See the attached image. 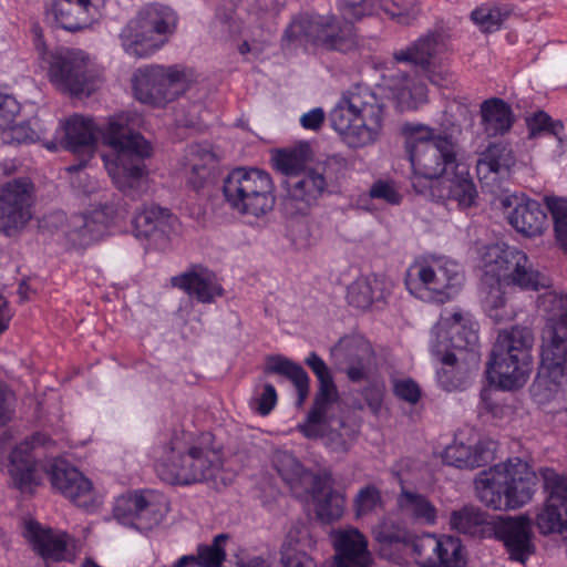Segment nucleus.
<instances>
[{
    "instance_id": "1",
    "label": "nucleus",
    "mask_w": 567,
    "mask_h": 567,
    "mask_svg": "<svg viewBox=\"0 0 567 567\" xmlns=\"http://www.w3.org/2000/svg\"><path fill=\"white\" fill-rule=\"evenodd\" d=\"M138 123L140 117L132 112L113 114L101 125L81 114L61 122L64 147L85 156L79 165L68 167L69 173L79 174L78 181L72 182L74 187L83 194H91L97 188L96 181L83 176L81 171L95 153L99 134L103 145L111 148L110 153L102 155V159L115 187L125 194L140 189L147 177L144 159L152 155L153 147L143 135L132 130Z\"/></svg>"
},
{
    "instance_id": "2",
    "label": "nucleus",
    "mask_w": 567,
    "mask_h": 567,
    "mask_svg": "<svg viewBox=\"0 0 567 567\" xmlns=\"http://www.w3.org/2000/svg\"><path fill=\"white\" fill-rule=\"evenodd\" d=\"M546 317L540 364L530 393L540 408L564 406L567 386V295L547 291L538 298Z\"/></svg>"
},
{
    "instance_id": "3",
    "label": "nucleus",
    "mask_w": 567,
    "mask_h": 567,
    "mask_svg": "<svg viewBox=\"0 0 567 567\" xmlns=\"http://www.w3.org/2000/svg\"><path fill=\"white\" fill-rule=\"evenodd\" d=\"M153 460L158 477L172 485L216 481L223 468L221 453L213 444L210 433H175L167 443L154 449Z\"/></svg>"
},
{
    "instance_id": "4",
    "label": "nucleus",
    "mask_w": 567,
    "mask_h": 567,
    "mask_svg": "<svg viewBox=\"0 0 567 567\" xmlns=\"http://www.w3.org/2000/svg\"><path fill=\"white\" fill-rule=\"evenodd\" d=\"M344 20L333 14H298L285 31L284 43L299 42L326 51L347 53L358 47L353 21L378 12L374 0L344 2L340 7Z\"/></svg>"
},
{
    "instance_id": "5",
    "label": "nucleus",
    "mask_w": 567,
    "mask_h": 567,
    "mask_svg": "<svg viewBox=\"0 0 567 567\" xmlns=\"http://www.w3.org/2000/svg\"><path fill=\"white\" fill-rule=\"evenodd\" d=\"M330 122L351 148H364L379 142L384 133L386 111L383 99L367 86L347 91L330 113Z\"/></svg>"
},
{
    "instance_id": "6",
    "label": "nucleus",
    "mask_w": 567,
    "mask_h": 567,
    "mask_svg": "<svg viewBox=\"0 0 567 567\" xmlns=\"http://www.w3.org/2000/svg\"><path fill=\"white\" fill-rule=\"evenodd\" d=\"M373 536L388 559L398 560L394 551L411 547L420 567H465L463 546L456 537L424 533L409 544L405 530L388 522L377 525Z\"/></svg>"
},
{
    "instance_id": "7",
    "label": "nucleus",
    "mask_w": 567,
    "mask_h": 567,
    "mask_svg": "<svg viewBox=\"0 0 567 567\" xmlns=\"http://www.w3.org/2000/svg\"><path fill=\"white\" fill-rule=\"evenodd\" d=\"M537 477L519 457L508 458L478 473L474 481L477 498L496 511L517 509L533 498Z\"/></svg>"
},
{
    "instance_id": "8",
    "label": "nucleus",
    "mask_w": 567,
    "mask_h": 567,
    "mask_svg": "<svg viewBox=\"0 0 567 567\" xmlns=\"http://www.w3.org/2000/svg\"><path fill=\"white\" fill-rule=\"evenodd\" d=\"M534 334L515 326L498 333L486 368L489 384L503 391L522 389L533 371Z\"/></svg>"
},
{
    "instance_id": "9",
    "label": "nucleus",
    "mask_w": 567,
    "mask_h": 567,
    "mask_svg": "<svg viewBox=\"0 0 567 567\" xmlns=\"http://www.w3.org/2000/svg\"><path fill=\"white\" fill-rule=\"evenodd\" d=\"M405 148L413 171L412 185L416 192V181H439L458 162L457 146L447 136L436 134L435 130L420 123H406L402 127Z\"/></svg>"
},
{
    "instance_id": "10",
    "label": "nucleus",
    "mask_w": 567,
    "mask_h": 567,
    "mask_svg": "<svg viewBox=\"0 0 567 567\" xmlns=\"http://www.w3.org/2000/svg\"><path fill=\"white\" fill-rule=\"evenodd\" d=\"M450 527L457 533L476 537L495 536L503 542L511 558L522 564L534 553L530 522L523 516L488 520L481 509L464 506L451 513Z\"/></svg>"
},
{
    "instance_id": "11",
    "label": "nucleus",
    "mask_w": 567,
    "mask_h": 567,
    "mask_svg": "<svg viewBox=\"0 0 567 567\" xmlns=\"http://www.w3.org/2000/svg\"><path fill=\"white\" fill-rule=\"evenodd\" d=\"M178 16L168 6L150 3L141 8L120 32L126 54L148 58L162 49L175 33Z\"/></svg>"
},
{
    "instance_id": "12",
    "label": "nucleus",
    "mask_w": 567,
    "mask_h": 567,
    "mask_svg": "<svg viewBox=\"0 0 567 567\" xmlns=\"http://www.w3.org/2000/svg\"><path fill=\"white\" fill-rule=\"evenodd\" d=\"M462 284L460 265L444 256H421L409 266L405 275L409 292L426 302L450 301L460 291Z\"/></svg>"
},
{
    "instance_id": "13",
    "label": "nucleus",
    "mask_w": 567,
    "mask_h": 567,
    "mask_svg": "<svg viewBox=\"0 0 567 567\" xmlns=\"http://www.w3.org/2000/svg\"><path fill=\"white\" fill-rule=\"evenodd\" d=\"M223 195L238 215L261 218L276 205V187L270 174L254 167H236L223 182Z\"/></svg>"
},
{
    "instance_id": "14",
    "label": "nucleus",
    "mask_w": 567,
    "mask_h": 567,
    "mask_svg": "<svg viewBox=\"0 0 567 567\" xmlns=\"http://www.w3.org/2000/svg\"><path fill=\"white\" fill-rule=\"evenodd\" d=\"M40 65L50 83L70 95H90L95 90L97 72L90 55L71 48L47 50L38 45Z\"/></svg>"
},
{
    "instance_id": "15",
    "label": "nucleus",
    "mask_w": 567,
    "mask_h": 567,
    "mask_svg": "<svg viewBox=\"0 0 567 567\" xmlns=\"http://www.w3.org/2000/svg\"><path fill=\"white\" fill-rule=\"evenodd\" d=\"M189 79L179 66L151 64L138 68L132 76L134 97L155 107H163L184 94Z\"/></svg>"
},
{
    "instance_id": "16",
    "label": "nucleus",
    "mask_w": 567,
    "mask_h": 567,
    "mask_svg": "<svg viewBox=\"0 0 567 567\" xmlns=\"http://www.w3.org/2000/svg\"><path fill=\"white\" fill-rule=\"evenodd\" d=\"M432 336L431 352L434 358H441L443 352H452V349L464 350L467 351L468 361L477 364L475 349L478 344V324L470 312L458 309L442 315Z\"/></svg>"
},
{
    "instance_id": "17",
    "label": "nucleus",
    "mask_w": 567,
    "mask_h": 567,
    "mask_svg": "<svg viewBox=\"0 0 567 567\" xmlns=\"http://www.w3.org/2000/svg\"><path fill=\"white\" fill-rule=\"evenodd\" d=\"M169 511L164 494L154 489H136L115 498L113 517L122 525L141 530L157 527Z\"/></svg>"
},
{
    "instance_id": "18",
    "label": "nucleus",
    "mask_w": 567,
    "mask_h": 567,
    "mask_svg": "<svg viewBox=\"0 0 567 567\" xmlns=\"http://www.w3.org/2000/svg\"><path fill=\"white\" fill-rule=\"evenodd\" d=\"M544 505L536 516L540 534H559L567 539V475L553 468H542Z\"/></svg>"
},
{
    "instance_id": "19",
    "label": "nucleus",
    "mask_w": 567,
    "mask_h": 567,
    "mask_svg": "<svg viewBox=\"0 0 567 567\" xmlns=\"http://www.w3.org/2000/svg\"><path fill=\"white\" fill-rule=\"evenodd\" d=\"M33 190L27 177L9 181L0 188V230L12 235L30 220Z\"/></svg>"
},
{
    "instance_id": "20",
    "label": "nucleus",
    "mask_w": 567,
    "mask_h": 567,
    "mask_svg": "<svg viewBox=\"0 0 567 567\" xmlns=\"http://www.w3.org/2000/svg\"><path fill=\"white\" fill-rule=\"evenodd\" d=\"M495 443L481 440L476 435H455L442 452L443 463L462 470H473L486 465L494 460Z\"/></svg>"
},
{
    "instance_id": "21",
    "label": "nucleus",
    "mask_w": 567,
    "mask_h": 567,
    "mask_svg": "<svg viewBox=\"0 0 567 567\" xmlns=\"http://www.w3.org/2000/svg\"><path fill=\"white\" fill-rule=\"evenodd\" d=\"M44 470L58 492L70 501L84 505L93 495L92 482L80 471L61 458L48 461Z\"/></svg>"
},
{
    "instance_id": "22",
    "label": "nucleus",
    "mask_w": 567,
    "mask_h": 567,
    "mask_svg": "<svg viewBox=\"0 0 567 567\" xmlns=\"http://www.w3.org/2000/svg\"><path fill=\"white\" fill-rule=\"evenodd\" d=\"M334 556L331 567H371L372 556L367 537L354 527L332 533Z\"/></svg>"
},
{
    "instance_id": "23",
    "label": "nucleus",
    "mask_w": 567,
    "mask_h": 567,
    "mask_svg": "<svg viewBox=\"0 0 567 567\" xmlns=\"http://www.w3.org/2000/svg\"><path fill=\"white\" fill-rule=\"evenodd\" d=\"M433 187L434 196L443 200L455 202L462 209L472 207L478 196L468 166L462 161L436 181Z\"/></svg>"
},
{
    "instance_id": "24",
    "label": "nucleus",
    "mask_w": 567,
    "mask_h": 567,
    "mask_svg": "<svg viewBox=\"0 0 567 567\" xmlns=\"http://www.w3.org/2000/svg\"><path fill=\"white\" fill-rule=\"evenodd\" d=\"M101 6L102 0H53L50 12L62 29L73 32L93 24Z\"/></svg>"
},
{
    "instance_id": "25",
    "label": "nucleus",
    "mask_w": 567,
    "mask_h": 567,
    "mask_svg": "<svg viewBox=\"0 0 567 567\" xmlns=\"http://www.w3.org/2000/svg\"><path fill=\"white\" fill-rule=\"evenodd\" d=\"M134 227L140 236L165 246L178 230L179 224L168 209L158 206H146L134 217Z\"/></svg>"
},
{
    "instance_id": "26",
    "label": "nucleus",
    "mask_w": 567,
    "mask_h": 567,
    "mask_svg": "<svg viewBox=\"0 0 567 567\" xmlns=\"http://www.w3.org/2000/svg\"><path fill=\"white\" fill-rule=\"evenodd\" d=\"M271 461L279 476L297 497H303L311 485L319 488L324 483L320 475L307 471L291 452L277 450Z\"/></svg>"
},
{
    "instance_id": "27",
    "label": "nucleus",
    "mask_w": 567,
    "mask_h": 567,
    "mask_svg": "<svg viewBox=\"0 0 567 567\" xmlns=\"http://www.w3.org/2000/svg\"><path fill=\"white\" fill-rule=\"evenodd\" d=\"M173 286L182 289L199 302L210 303L224 292L215 274L202 266L193 267L172 279Z\"/></svg>"
},
{
    "instance_id": "28",
    "label": "nucleus",
    "mask_w": 567,
    "mask_h": 567,
    "mask_svg": "<svg viewBox=\"0 0 567 567\" xmlns=\"http://www.w3.org/2000/svg\"><path fill=\"white\" fill-rule=\"evenodd\" d=\"M218 162V156L209 146L194 144L185 150L181 165L188 183L199 188L214 176Z\"/></svg>"
},
{
    "instance_id": "29",
    "label": "nucleus",
    "mask_w": 567,
    "mask_h": 567,
    "mask_svg": "<svg viewBox=\"0 0 567 567\" xmlns=\"http://www.w3.org/2000/svg\"><path fill=\"white\" fill-rule=\"evenodd\" d=\"M516 199L514 208L507 215L511 226L525 237L543 235L547 228V215L540 203L526 197Z\"/></svg>"
},
{
    "instance_id": "30",
    "label": "nucleus",
    "mask_w": 567,
    "mask_h": 567,
    "mask_svg": "<svg viewBox=\"0 0 567 567\" xmlns=\"http://www.w3.org/2000/svg\"><path fill=\"white\" fill-rule=\"evenodd\" d=\"M24 537L33 549L44 558L54 560L65 559L68 556V540L65 533L43 528L39 523L29 520L24 525Z\"/></svg>"
},
{
    "instance_id": "31",
    "label": "nucleus",
    "mask_w": 567,
    "mask_h": 567,
    "mask_svg": "<svg viewBox=\"0 0 567 567\" xmlns=\"http://www.w3.org/2000/svg\"><path fill=\"white\" fill-rule=\"evenodd\" d=\"M320 480H324L322 486L317 488L311 485L303 497H311L319 520L332 523L340 519L344 513L346 495L332 489L330 474L320 475Z\"/></svg>"
},
{
    "instance_id": "32",
    "label": "nucleus",
    "mask_w": 567,
    "mask_h": 567,
    "mask_svg": "<svg viewBox=\"0 0 567 567\" xmlns=\"http://www.w3.org/2000/svg\"><path fill=\"white\" fill-rule=\"evenodd\" d=\"M44 443V436L37 434L21 442L11 452L9 473L19 488L37 483L35 462L31 451L35 445Z\"/></svg>"
},
{
    "instance_id": "33",
    "label": "nucleus",
    "mask_w": 567,
    "mask_h": 567,
    "mask_svg": "<svg viewBox=\"0 0 567 567\" xmlns=\"http://www.w3.org/2000/svg\"><path fill=\"white\" fill-rule=\"evenodd\" d=\"M513 252V258H506L502 284L518 286L523 289L537 290L543 286L540 274L534 269L528 256L520 249L506 246V254Z\"/></svg>"
},
{
    "instance_id": "34",
    "label": "nucleus",
    "mask_w": 567,
    "mask_h": 567,
    "mask_svg": "<svg viewBox=\"0 0 567 567\" xmlns=\"http://www.w3.org/2000/svg\"><path fill=\"white\" fill-rule=\"evenodd\" d=\"M107 228L104 209H95L90 215H74L70 219L68 239L76 247H86L99 240Z\"/></svg>"
},
{
    "instance_id": "35",
    "label": "nucleus",
    "mask_w": 567,
    "mask_h": 567,
    "mask_svg": "<svg viewBox=\"0 0 567 567\" xmlns=\"http://www.w3.org/2000/svg\"><path fill=\"white\" fill-rule=\"evenodd\" d=\"M515 162L508 145L492 143L480 155L476 164L477 176L481 181H495L496 177L508 174Z\"/></svg>"
},
{
    "instance_id": "36",
    "label": "nucleus",
    "mask_w": 567,
    "mask_h": 567,
    "mask_svg": "<svg viewBox=\"0 0 567 567\" xmlns=\"http://www.w3.org/2000/svg\"><path fill=\"white\" fill-rule=\"evenodd\" d=\"M392 282L377 275L357 278L349 287L347 299L349 305L368 309L373 302L382 300L392 289Z\"/></svg>"
},
{
    "instance_id": "37",
    "label": "nucleus",
    "mask_w": 567,
    "mask_h": 567,
    "mask_svg": "<svg viewBox=\"0 0 567 567\" xmlns=\"http://www.w3.org/2000/svg\"><path fill=\"white\" fill-rule=\"evenodd\" d=\"M297 179L290 181L288 185V196L291 200L300 202L303 207L301 212L313 205L323 194L327 182L322 173L317 169H307L301 173Z\"/></svg>"
},
{
    "instance_id": "38",
    "label": "nucleus",
    "mask_w": 567,
    "mask_h": 567,
    "mask_svg": "<svg viewBox=\"0 0 567 567\" xmlns=\"http://www.w3.org/2000/svg\"><path fill=\"white\" fill-rule=\"evenodd\" d=\"M400 484L401 493L398 496V505L402 513L415 522L434 525L437 520L435 505L426 496L408 489L402 481Z\"/></svg>"
},
{
    "instance_id": "39",
    "label": "nucleus",
    "mask_w": 567,
    "mask_h": 567,
    "mask_svg": "<svg viewBox=\"0 0 567 567\" xmlns=\"http://www.w3.org/2000/svg\"><path fill=\"white\" fill-rule=\"evenodd\" d=\"M506 244H493L475 248L477 265L483 271V281L502 284L506 258L515 259V256H512L513 252L508 251L506 254Z\"/></svg>"
},
{
    "instance_id": "40",
    "label": "nucleus",
    "mask_w": 567,
    "mask_h": 567,
    "mask_svg": "<svg viewBox=\"0 0 567 567\" xmlns=\"http://www.w3.org/2000/svg\"><path fill=\"white\" fill-rule=\"evenodd\" d=\"M308 542L306 527H295L288 532L281 551L284 567H317L316 560L303 550Z\"/></svg>"
},
{
    "instance_id": "41",
    "label": "nucleus",
    "mask_w": 567,
    "mask_h": 567,
    "mask_svg": "<svg viewBox=\"0 0 567 567\" xmlns=\"http://www.w3.org/2000/svg\"><path fill=\"white\" fill-rule=\"evenodd\" d=\"M484 131L488 136L504 135L513 125L511 106L501 99L485 101L481 107Z\"/></svg>"
},
{
    "instance_id": "42",
    "label": "nucleus",
    "mask_w": 567,
    "mask_h": 567,
    "mask_svg": "<svg viewBox=\"0 0 567 567\" xmlns=\"http://www.w3.org/2000/svg\"><path fill=\"white\" fill-rule=\"evenodd\" d=\"M508 285L495 281H483L482 305L485 313L496 322L509 320L514 311L507 305L505 288Z\"/></svg>"
},
{
    "instance_id": "43",
    "label": "nucleus",
    "mask_w": 567,
    "mask_h": 567,
    "mask_svg": "<svg viewBox=\"0 0 567 567\" xmlns=\"http://www.w3.org/2000/svg\"><path fill=\"white\" fill-rule=\"evenodd\" d=\"M443 364V368L437 370L436 378L439 385L449 392L464 389L470 381V370H461L455 353L443 352L441 358H435Z\"/></svg>"
},
{
    "instance_id": "44",
    "label": "nucleus",
    "mask_w": 567,
    "mask_h": 567,
    "mask_svg": "<svg viewBox=\"0 0 567 567\" xmlns=\"http://www.w3.org/2000/svg\"><path fill=\"white\" fill-rule=\"evenodd\" d=\"M53 126V123L45 122L39 117H32L25 123L17 124L10 127L12 140L18 143H37L43 142V145L49 151H55L58 144L55 141H45L48 131Z\"/></svg>"
},
{
    "instance_id": "45",
    "label": "nucleus",
    "mask_w": 567,
    "mask_h": 567,
    "mask_svg": "<svg viewBox=\"0 0 567 567\" xmlns=\"http://www.w3.org/2000/svg\"><path fill=\"white\" fill-rule=\"evenodd\" d=\"M392 97L398 105L404 109H415L426 101V86L421 82H415L406 76L394 81L388 85Z\"/></svg>"
},
{
    "instance_id": "46",
    "label": "nucleus",
    "mask_w": 567,
    "mask_h": 567,
    "mask_svg": "<svg viewBox=\"0 0 567 567\" xmlns=\"http://www.w3.org/2000/svg\"><path fill=\"white\" fill-rule=\"evenodd\" d=\"M512 14L508 6L482 4L471 13V20L483 32H495Z\"/></svg>"
},
{
    "instance_id": "47",
    "label": "nucleus",
    "mask_w": 567,
    "mask_h": 567,
    "mask_svg": "<svg viewBox=\"0 0 567 567\" xmlns=\"http://www.w3.org/2000/svg\"><path fill=\"white\" fill-rule=\"evenodd\" d=\"M274 166L289 177H298L306 171L308 152L305 148L280 150L272 155Z\"/></svg>"
},
{
    "instance_id": "48",
    "label": "nucleus",
    "mask_w": 567,
    "mask_h": 567,
    "mask_svg": "<svg viewBox=\"0 0 567 567\" xmlns=\"http://www.w3.org/2000/svg\"><path fill=\"white\" fill-rule=\"evenodd\" d=\"M439 42L435 35L419 39L411 47L394 54L398 62L424 65L437 52Z\"/></svg>"
},
{
    "instance_id": "49",
    "label": "nucleus",
    "mask_w": 567,
    "mask_h": 567,
    "mask_svg": "<svg viewBox=\"0 0 567 567\" xmlns=\"http://www.w3.org/2000/svg\"><path fill=\"white\" fill-rule=\"evenodd\" d=\"M336 357H344L350 362L363 363L372 357V347L363 337L342 338L332 350Z\"/></svg>"
},
{
    "instance_id": "50",
    "label": "nucleus",
    "mask_w": 567,
    "mask_h": 567,
    "mask_svg": "<svg viewBox=\"0 0 567 567\" xmlns=\"http://www.w3.org/2000/svg\"><path fill=\"white\" fill-rule=\"evenodd\" d=\"M306 363L316 374L320 384L316 400L334 402L338 398V392L324 361L312 352L306 359Z\"/></svg>"
},
{
    "instance_id": "51",
    "label": "nucleus",
    "mask_w": 567,
    "mask_h": 567,
    "mask_svg": "<svg viewBox=\"0 0 567 567\" xmlns=\"http://www.w3.org/2000/svg\"><path fill=\"white\" fill-rule=\"evenodd\" d=\"M228 535L218 534L210 544L198 545L196 550L200 561V567H221L226 559L225 544Z\"/></svg>"
},
{
    "instance_id": "52",
    "label": "nucleus",
    "mask_w": 567,
    "mask_h": 567,
    "mask_svg": "<svg viewBox=\"0 0 567 567\" xmlns=\"http://www.w3.org/2000/svg\"><path fill=\"white\" fill-rule=\"evenodd\" d=\"M546 206L554 219L557 241L561 249L567 252V199L554 196L546 197Z\"/></svg>"
},
{
    "instance_id": "53",
    "label": "nucleus",
    "mask_w": 567,
    "mask_h": 567,
    "mask_svg": "<svg viewBox=\"0 0 567 567\" xmlns=\"http://www.w3.org/2000/svg\"><path fill=\"white\" fill-rule=\"evenodd\" d=\"M383 501L380 491L374 485H367L359 489L353 501L357 517H363L382 508Z\"/></svg>"
},
{
    "instance_id": "54",
    "label": "nucleus",
    "mask_w": 567,
    "mask_h": 567,
    "mask_svg": "<svg viewBox=\"0 0 567 567\" xmlns=\"http://www.w3.org/2000/svg\"><path fill=\"white\" fill-rule=\"evenodd\" d=\"M331 403L330 401L315 400V404L307 416V421L298 426L299 431L306 437L317 439L321 436V423Z\"/></svg>"
},
{
    "instance_id": "55",
    "label": "nucleus",
    "mask_w": 567,
    "mask_h": 567,
    "mask_svg": "<svg viewBox=\"0 0 567 567\" xmlns=\"http://www.w3.org/2000/svg\"><path fill=\"white\" fill-rule=\"evenodd\" d=\"M392 390L394 395L410 405L416 404L422 395L420 385L406 377L392 378Z\"/></svg>"
},
{
    "instance_id": "56",
    "label": "nucleus",
    "mask_w": 567,
    "mask_h": 567,
    "mask_svg": "<svg viewBox=\"0 0 567 567\" xmlns=\"http://www.w3.org/2000/svg\"><path fill=\"white\" fill-rule=\"evenodd\" d=\"M369 195L371 198L381 199L389 205H400L403 195L393 181L378 179L370 187Z\"/></svg>"
},
{
    "instance_id": "57",
    "label": "nucleus",
    "mask_w": 567,
    "mask_h": 567,
    "mask_svg": "<svg viewBox=\"0 0 567 567\" xmlns=\"http://www.w3.org/2000/svg\"><path fill=\"white\" fill-rule=\"evenodd\" d=\"M277 403V392L272 384H265L260 391H256L249 401V406L265 416L268 415Z\"/></svg>"
},
{
    "instance_id": "58",
    "label": "nucleus",
    "mask_w": 567,
    "mask_h": 567,
    "mask_svg": "<svg viewBox=\"0 0 567 567\" xmlns=\"http://www.w3.org/2000/svg\"><path fill=\"white\" fill-rule=\"evenodd\" d=\"M19 112L18 101L13 96L0 92V128L10 130Z\"/></svg>"
},
{
    "instance_id": "59",
    "label": "nucleus",
    "mask_w": 567,
    "mask_h": 567,
    "mask_svg": "<svg viewBox=\"0 0 567 567\" xmlns=\"http://www.w3.org/2000/svg\"><path fill=\"white\" fill-rule=\"evenodd\" d=\"M267 369L270 372L282 374L289 380L293 379V375L299 374L303 370L301 365L281 355L269 358Z\"/></svg>"
},
{
    "instance_id": "60",
    "label": "nucleus",
    "mask_w": 567,
    "mask_h": 567,
    "mask_svg": "<svg viewBox=\"0 0 567 567\" xmlns=\"http://www.w3.org/2000/svg\"><path fill=\"white\" fill-rule=\"evenodd\" d=\"M527 127L529 135L532 137L537 136L538 134L550 131L554 134H557V125H553L550 123V117L545 112H537L534 115L526 118Z\"/></svg>"
},
{
    "instance_id": "61",
    "label": "nucleus",
    "mask_w": 567,
    "mask_h": 567,
    "mask_svg": "<svg viewBox=\"0 0 567 567\" xmlns=\"http://www.w3.org/2000/svg\"><path fill=\"white\" fill-rule=\"evenodd\" d=\"M14 408L13 393L0 382V423H6L12 416Z\"/></svg>"
},
{
    "instance_id": "62",
    "label": "nucleus",
    "mask_w": 567,
    "mask_h": 567,
    "mask_svg": "<svg viewBox=\"0 0 567 567\" xmlns=\"http://www.w3.org/2000/svg\"><path fill=\"white\" fill-rule=\"evenodd\" d=\"M394 6L395 10L384 8V11L402 24H410L413 20L416 19L420 11L415 6L411 7L410 9L399 6L398 3H394Z\"/></svg>"
},
{
    "instance_id": "63",
    "label": "nucleus",
    "mask_w": 567,
    "mask_h": 567,
    "mask_svg": "<svg viewBox=\"0 0 567 567\" xmlns=\"http://www.w3.org/2000/svg\"><path fill=\"white\" fill-rule=\"evenodd\" d=\"M290 381L293 383L298 392L297 405L302 406L309 394V377L307 372L302 370L299 374L293 375V379H291Z\"/></svg>"
},
{
    "instance_id": "64",
    "label": "nucleus",
    "mask_w": 567,
    "mask_h": 567,
    "mask_svg": "<svg viewBox=\"0 0 567 567\" xmlns=\"http://www.w3.org/2000/svg\"><path fill=\"white\" fill-rule=\"evenodd\" d=\"M324 120V113L321 109H312L300 117V123L305 128L318 130Z\"/></svg>"
}]
</instances>
